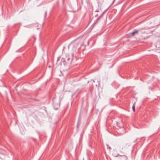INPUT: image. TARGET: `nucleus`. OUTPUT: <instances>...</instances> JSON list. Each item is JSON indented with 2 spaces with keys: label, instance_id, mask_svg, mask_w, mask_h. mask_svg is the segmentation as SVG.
<instances>
[{
  "label": "nucleus",
  "instance_id": "obj_1",
  "mask_svg": "<svg viewBox=\"0 0 160 160\" xmlns=\"http://www.w3.org/2000/svg\"><path fill=\"white\" fill-rule=\"evenodd\" d=\"M138 31H137L131 32V33H130V34L132 36H133L134 35H135V34H138Z\"/></svg>",
  "mask_w": 160,
  "mask_h": 160
},
{
  "label": "nucleus",
  "instance_id": "obj_2",
  "mask_svg": "<svg viewBox=\"0 0 160 160\" xmlns=\"http://www.w3.org/2000/svg\"><path fill=\"white\" fill-rule=\"evenodd\" d=\"M135 102L134 103L132 107V109L134 112L135 111Z\"/></svg>",
  "mask_w": 160,
  "mask_h": 160
},
{
  "label": "nucleus",
  "instance_id": "obj_3",
  "mask_svg": "<svg viewBox=\"0 0 160 160\" xmlns=\"http://www.w3.org/2000/svg\"><path fill=\"white\" fill-rule=\"evenodd\" d=\"M96 80H97V81L98 82V85L96 84V86L99 87V86L100 83V80H99L98 79H96Z\"/></svg>",
  "mask_w": 160,
  "mask_h": 160
},
{
  "label": "nucleus",
  "instance_id": "obj_4",
  "mask_svg": "<svg viewBox=\"0 0 160 160\" xmlns=\"http://www.w3.org/2000/svg\"><path fill=\"white\" fill-rule=\"evenodd\" d=\"M113 156H114L115 157H117L119 155V154L117 153V154H115L114 153L113 154Z\"/></svg>",
  "mask_w": 160,
  "mask_h": 160
},
{
  "label": "nucleus",
  "instance_id": "obj_5",
  "mask_svg": "<svg viewBox=\"0 0 160 160\" xmlns=\"http://www.w3.org/2000/svg\"><path fill=\"white\" fill-rule=\"evenodd\" d=\"M126 159H127V157L126 156H124Z\"/></svg>",
  "mask_w": 160,
  "mask_h": 160
}]
</instances>
